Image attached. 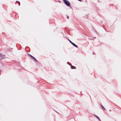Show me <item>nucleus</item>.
<instances>
[{
    "label": "nucleus",
    "instance_id": "f257e3e1",
    "mask_svg": "<svg viewBox=\"0 0 121 121\" xmlns=\"http://www.w3.org/2000/svg\"><path fill=\"white\" fill-rule=\"evenodd\" d=\"M63 1L64 3L67 6H69L70 5V3L68 1H67L66 0H63Z\"/></svg>",
    "mask_w": 121,
    "mask_h": 121
},
{
    "label": "nucleus",
    "instance_id": "f03ea898",
    "mask_svg": "<svg viewBox=\"0 0 121 121\" xmlns=\"http://www.w3.org/2000/svg\"><path fill=\"white\" fill-rule=\"evenodd\" d=\"M5 56L4 55H2L0 53V60L2 59Z\"/></svg>",
    "mask_w": 121,
    "mask_h": 121
},
{
    "label": "nucleus",
    "instance_id": "7ed1b4c3",
    "mask_svg": "<svg viewBox=\"0 0 121 121\" xmlns=\"http://www.w3.org/2000/svg\"><path fill=\"white\" fill-rule=\"evenodd\" d=\"M73 46H74L75 47L78 48V46L76 45V44H75L74 43H72V44Z\"/></svg>",
    "mask_w": 121,
    "mask_h": 121
},
{
    "label": "nucleus",
    "instance_id": "20e7f679",
    "mask_svg": "<svg viewBox=\"0 0 121 121\" xmlns=\"http://www.w3.org/2000/svg\"><path fill=\"white\" fill-rule=\"evenodd\" d=\"M95 116L99 120V121H101V120H100V119L97 116L95 115Z\"/></svg>",
    "mask_w": 121,
    "mask_h": 121
},
{
    "label": "nucleus",
    "instance_id": "39448f33",
    "mask_svg": "<svg viewBox=\"0 0 121 121\" xmlns=\"http://www.w3.org/2000/svg\"><path fill=\"white\" fill-rule=\"evenodd\" d=\"M32 58H33V60H34V61H37L36 59L34 57H33Z\"/></svg>",
    "mask_w": 121,
    "mask_h": 121
},
{
    "label": "nucleus",
    "instance_id": "423d86ee",
    "mask_svg": "<svg viewBox=\"0 0 121 121\" xmlns=\"http://www.w3.org/2000/svg\"><path fill=\"white\" fill-rule=\"evenodd\" d=\"M16 2H17L18 3V5H19V6H20V2H19L18 1H17Z\"/></svg>",
    "mask_w": 121,
    "mask_h": 121
},
{
    "label": "nucleus",
    "instance_id": "0eeeda50",
    "mask_svg": "<svg viewBox=\"0 0 121 121\" xmlns=\"http://www.w3.org/2000/svg\"><path fill=\"white\" fill-rule=\"evenodd\" d=\"M69 41V42L71 43L72 44V43H73V42L71 41L69 39L68 40Z\"/></svg>",
    "mask_w": 121,
    "mask_h": 121
},
{
    "label": "nucleus",
    "instance_id": "6e6552de",
    "mask_svg": "<svg viewBox=\"0 0 121 121\" xmlns=\"http://www.w3.org/2000/svg\"><path fill=\"white\" fill-rule=\"evenodd\" d=\"M71 68L72 69H76V67H74L73 68H72L71 67Z\"/></svg>",
    "mask_w": 121,
    "mask_h": 121
},
{
    "label": "nucleus",
    "instance_id": "1a4fd4ad",
    "mask_svg": "<svg viewBox=\"0 0 121 121\" xmlns=\"http://www.w3.org/2000/svg\"><path fill=\"white\" fill-rule=\"evenodd\" d=\"M30 56L31 57H32V58H33V56H32V55H30Z\"/></svg>",
    "mask_w": 121,
    "mask_h": 121
},
{
    "label": "nucleus",
    "instance_id": "9d476101",
    "mask_svg": "<svg viewBox=\"0 0 121 121\" xmlns=\"http://www.w3.org/2000/svg\"><path fill=\"white\" fill-rule=\"evenodd\" d=\"M78 0L80 1H82V0Z\"/></svg>",
    "mask_w": 121,
    "mask_h": 121
},
{
    "label": "nucleus",
    "instance_id": "9b49d317",
    "mask_svg": "<svg viewBox=\"0 0 121 121\" xmlns=\"http://www.w3.org/2000/svg\"><path fill=\"white\" fill-rule=\"evenodd\" d=\"M67 17L68 19L69 18V17L68 16H67Z\"/></svg>",
    "mask_w": 121,
    "mask_h": 121
},
{
    "label": "nucleus",
    "instance_id": "f8f14e48",
    "mask_svg": "<svg viewBox=\"0 0 121 121\" xmlns=\"http://www.w3.org/2000/svg\"><path fill=\"white\" fill-rule=\"evenodd\" d=\"M101 106L102 108H103L104 107L102 105H101Z\"/></svg>",
    "mask_w": 121,
    "mask_h": 121
},
{
    "label": "nucleus",
    "instance_id": "ddd939ff",
    "mask_svg": "<svg viewBox=\"0 0 121 121\" xmlns=\"http://www.w3.org/2000/svg\"><path fill=\"white\" fill-rule=\"evenodd\" d=\"M103 109H104V110H105V109L104 108V107H103Z\"/></svg>",
    "mask_w": 121,
    "mask_h": 121
}]
</instances>
